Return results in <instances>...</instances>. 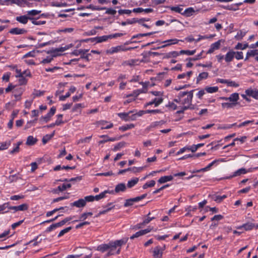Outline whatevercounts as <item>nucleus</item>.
Instances as JSON below:
<instances>
[{"label": "nucleus", "mask_w": 258, "mask_h": 258, "mask_svg": "<svg viewBox=\"0 0 258 258\" xmlns=\"http://www.w3.org/2000/svg\"><path fill=\"white\" fill-rule=\"evenodd\" d=\"M254 227H255L254 224H253L252 223H250V222H248V223L243 224L241 226L238 227L237 228L238 229H241V228H243L245 230L248 231V230H252Z\"/></svg>", "instance_id": "17"}, {"label": "nucleus", "mask_w": 258, "mask_h": 258, "mask_svg": "<svg viewBox=\"0 0 258 258\" xmlns=\"http://www.w3.org/2000/svg\"><path fill=\"white\" fill-rule=\"evenodd\" d=\"M30 18H32V17L27 16L26 15H23L21 16L17 17L16 20L18 22L23 24H26L27 23L28 20H30Z\"/></svg>", "instance_id": "19"}, {"label": "nucleus", "mask_w": 258, "mask_h": 258, "mask_svg": "<svg viewBox=\"0 0 258 258\" xmlns=\"http://www.w3.org/2000/svg\"><path fill=\"white\" fill-rule=\"evenodd\" d=\"M239 98V94L238 93H234L230 95L228 97L229 101L231 102L238 103L237 101Z\"/></svg>", "instance_id": "25"}, {"label": "nucleus", "mask_w": 258, "mask_h": 258, "mask_svg": "<svg viewBox=\"0 0 258 258\" xmlns=\"http://www.w3.org/2000/svg\"><path fill=\"white\" fill-rule=\"evenodd\" d=\"M28 209V205L27 204H23L18 206H10L9 210H14L15 211H26Z\"/></svg>", "instance_id": "12"}, {"label": "nucleus", "mask_w": 258, "mask_h": 258, "mask_svg": "<svg viewBox=\"0 0 258 258\" xmlns=\"http://www.w3.org/2000/svg\"><path fill=\"white\" fill-rule=\"evenodd\" d=\"M173 177L172 175H169V176H164L160 177L159 180H158V182L159 183H164L167 181H171L173 179Z\"/></svg>", "instance_id": "23"}, {"label": "nucleus", "mask_w": 258, "mask_h": 258, "mask_svg": "<svg viewBox=\"0 0 258 258\" xmlns=\"http://www.w3.org/2000/svg\"><path fill=\"white\" fill-rule=\"evenodd\" d=\"M248 47V45L247 43L242 44L241 43H238L235 46V49H241L244 50Z\"/></svg>", "instance_id": "45"}, {"label": "nucleus", "mask_w": 258, "mask_h": 258, "mask_svg": "<svg viewBox=\"0 0 258 258\" xmlns=\"http://www.w3.org/2000/svg\"><path fill=\"white\" fill-rule=\"evenodd\" d=\"M184 93L180 92L173 101L176 103H181L182 104V98L184 97Z\"/></svg>", "instance_id": "35"}, {"label": "nucleus", "mask_w": 258, "mask_h": 258, "mask_svg": "<svg viewBox=\"0 0 258 258\" xmlns=\"http://www.w3.org/2000/svg\"><path fill=\"white\" fill-rule=\"evenodd\" d=\"M55 107L54 106L50 108L49 112L45 116H41L40 117V121L47 122L50 120L51 117L55 114Z\"/></svg>", "instance_id": "3"}, {"label": "nucleus", "mask_w": 258, "mask_h": 258, "mask_svg": "<svg viewBox=\"0 0 258 258\" xmlns=\"http://www.w3.org/2000/svg\"><path fill=\"white\" fill-rule=\"evenodd\" d=\"M179 41H180L179 40H178L177 39H169L167 40H165V41L162 42V43H166L165 44L163 45L162 46H161L157 47V48H153V49H157L164 48L165 47L170 46L172 44H176ZM180 41H183L182 40H180Z\"/></svg>", "instance_id": "8"}, {"label": "nucleus", "mask_w": 258, "mask_h": 258, "mask_svg": "<svg viewBox=\"0 0 258 258\" xmlns=\"http://www.w3.org/2000/svg\"><path fill=\"white\" fill-rule=\"evenodd\" d=\"M73 46L72 44H70L69 45H66L64 47H60L59 48H55V49H52L50 51V53H54L53 56H56L57 55H59V54L57 53V52H62L64 51L65 50L69 49L70 48L72 47Z\"/></svg>", "instance_id": "4"}, {"label": "nucleus", "mask_w": 258, "mask_h": 258, "mask_svg": "<svg viewBox=\"0 0 258 258\" xmlns=\"http://www.w3.org/2000/svg\"><path fill=\"white\" fill-rule=\"evenodd\" d=\"M238 104H239V103L224 102L222 103V106L223 108H231Z\"/></svg>", "instance_id": "33"}, {"label": "nucleus", "mask_w": 258, "mask_h": 258, "mask_svg": "<svg viewBox=\"0 0 258 258\" xmlns=\"http://www.w3.org/2000/svg\"><path fill=\"white\" fill-rule=\"evenodd\" d=\"M44 93V91L35 90L33 94L35 97H39L43 95Z\"/></svg>", "instance_id": "57"}, {"label": "nucleus", "mask_w": 258, "mask_h": 258, "mask_svg": "<svg viewBox=\"0 0 258 258\" xmlns=\"http://www.w3.org/2000/svg\"><path fill=\"white\" fill-rule=\"evenodd\" d=\"M16 72L17 74V75L16 76V77L17 78H22L24 80V83H26L27 80L24 78V77H23V74H22V72H21V70L16 69Z\"/></svg>", "instance_id": "49"}, {"label": "nucleus", "mask_w": 258, "mask_h": 258, "mask_svg": "<svg viewBox=\"0 0 258 258\" xmlns=\"http://www.w3.org/2000/svg\"><path fill=\"white\" fill-rule=\"evenodd\" d=\"M91 138H92V136L88 137H86L84 139H81L79 141L78 143L89 142L90 141V140H91Z\"/></svg>", "instance_id": "64"}, {"label": "nucleus", "mask_w": 258, "mask_h": 258, "mask_svg": "<svg viewBox=\"0 0 258 258\" xmlns=\"http://www.w3.org/2000/svg\"><path fill=\"white\" fill-rule=\"evenodd\" d=\"M165 123V121L164 120H160L159 121H155L152 122L151 124L146 128V130L148 132L152 131L153 128H156L159 126H161L162 125Z\"/></svg>", "instance_id": "11"}, {"label": "nucleus", "mask_w": 258, "mask_h": 258, "mask_svg": "<svg viewBox=\"0 0 258 258\" xmlns=\"http://www.w3.org/2000/svg\"><path fill=\"white\" fill-rule=\"evenodd\" d=\"M153 229V228L148 227V228L144 229V230H141L137 232H136L135 234H133L132 236H131L130 239H133L135 238L139 237L141 236H142L143 235H145L150 231H152Z\"/></svg>", "instance_id": "7"}, {"label": "nucleus", "mask_w": 258, "mask_h": 258, "mask_svg": "<svg viewBox=\"0 0 258 258\" xmlns=\"http://www.w3.org/2000/svg\"><path fill=\"white\" fill-rule=\"evenodd\" d=\"M109 249V243L107 244H103L100 245L97 248V250L100 251L102 252H104V251H106L107 250H108Z\"/></svg>", "instance_id": "30"}, {"label": "nucleus", "mask_w": 258, "mask_h": 258, "mask_svg": "<svg viewBox=\"0 0 258 258\" xmlns=\"http://www.w3.org/2000/svg\"><path fill=\"white\" fill-rule=\"evenodd\" d=\"M133 47H129L127 48H123L121 46H117L116 47H112L110 49L107 50L106 52L109 54H113L120 51H126L133 49Z\"/></svg>", "instance_id": "5"}, {"label": "nucleus", "mask_w": 258, "mask_h": 258, "mask_svg": "<svg viewBox=\"0 0 258 258\" xmlns=\"http://www.w3.org/2000/svg\"><path fill=\"white\" fill-rule=\"evenodd\" d=\"M55 131L50 135H46L44 136L42 140L43 144H46L54 136Z\"/></svg>", "instance_id": "31"}, {"label": "nucleus", "mask_w": 258, "mask_h": 258, "mask_svg": "<svg viewBox=\"0 0 258 258\" xmlns=\"http://www.w3.org/2000/svg\"><path fill=\"white\" fill-rule=\"evenodd\" d=\"M248 55L254 56L258 55V49L250 50L248 51Z\"/></svg>", "instance_id": "61"}, {"label": "nucleus", "mask_w": 258, "mask_h": 258, "mask_svg": "<svg viewBox=\"0 0 258 258\" xmlns=\"http://www.w3.org/2000/svg\"><path fill=\"white\" fill-rule=\"evenodd\" d=\"M41 13V11H38L36 10H33L31 11H29L27 12V15L30 17V16H36L37 15Z\"/></svg>", "instance_id": "51"}, {"label": "nucleus", "mask_w": 258, "mask_h": 258, "mask_svg": "<svg viewBox=\"0 0 258 258\" xmlns=\"http://www.w3.org/2000/svg\"><path fill=\"white\" fill-rule=\"evenodd\" d=\"M88 51V50L87 49H84L83 52L82 53V54L81 55V57L80 58H78L77 59H72V61H75V60H79L80 58H84L87 61H89V56L91 55V54L88 53L86 54V52Z\"/></svg>", "instance_id": "27"}, {"label": "nucleus", "mask_w": 258, "mask_h": 258, "mask_svg": "<svg viewBox=\"0 0 258 258\" xmlns=\"http://www.w3.org/2000/svg\"><path fill=\"white\" fill-rule=\"evenodd\" d=\"M171 10L176 13H180L181 15H183L182 12L183 9L179 7H172L171 8Z\"/></svg>", "instance_id": "52"}, {"label": "nucleus", "mask_w": 258, "mask_h": 258, "mask_svg": "<svg viewBox=\"0 0 258 258\" xmlns=\"http://www.w3.org/2000/svg\"><path fill=\"white\" fill-rule=\"evenodd\" d=\"M105 10H106L105 12L106 14L114 15L116 13V11L111 8H106Z\"/></svg>", "instance_id": "60"}, {"label": "nucleus", "mask_w": 258, "mask_h": 258, "mask_svg": "<svg viewBox=\"0 0 258 258\" xmlns=\"http://www.w3.org/2000/svg\"><path fill=\"white\" fill-rule=\"evenodd\" d=\"M30 20L32 21V24L36 25H43L46 23L45 21H37V19H35L33 17H32V18H30Z\"/></svg>", "instance_id": "44"}, {"label": "nucleus", "mask_w": 258, "mask_h": 258, "mask_svg": "<svg viewBox=\"0 0 258 258\" xmlns=\"http://www.w3.org/2000/svg\"><path fill=\"white\" fill-rule=\"evenodd\" d=\"M127 240L128 238H124L120 240L109 242V251L113 252L117 247H121L122 245H124L127 242Z\"/></svg>", "instance_id": "2"}, {"label": "nucleus", "mask_w": 258, "mask_h": 258, "mask_svg": "<svg viewBox=\"0 0 258 258\" xmlns=\"http://www.w3.org/2000/svg\"><path fill=\"white\" fill-rule=\"evenodd\" d=\"M86 204L85 200L83 199H80L79 200L71 203V205L77 208H81L85 207Z\"/></svg>", "instance_id": "15"}, {"label": "nucleus", "mask_w": 258, "mask_h": 258, "mask_svg": "<svg viewBox=\"0 0 258 258\" xmlns=\"http://www.w3.org/2000/svg\"><path fill=\"white\" fill-rule=\"evenodd\" d=\"M134 112L133 111H130L127 113H119L117 114L118 116L122 119L125 121H130V119L128 118V115L130 113Z\"/></svg>", "instance_id": "26"}, {"label": "nucleus", "mask_w": 258, "mask_h": 258, "mask_svg": "<svg viewBox=\"0 0 258 258\" xmlns=\"http://www.w3.org/2000/svg\"><path fill=\"white\" fill-rule=\"evenodd\" d=\"M24 0H5V2H11L12 4H15L18 6H21L23 4Z\"/></svg>", "instance_id": "54"}, {"label": "nucleus", "mask_w": 258, "mask_h": 258, "mask_svg": "<svg viewBox=\"0 0 258 258\" xmlns=\"http://www.w3.org/2000/svg\"><path fill=\"white\" fill-rule=\"evenodd\" d=\"M72 229V227H67V228L61 230L58 235V237H60L63 236L64 234L69 232Z\"/></svg>", "instance_id": "48"}, {"label": "nucleus", "mask_w": 258, "mask_h": 258, "mask_svg": "<svg viewBox=\"0 0 258 258\" xmlns=\"http://www.w3.org/2000/svg\"><path fill=\"white\" fill-rule=\"evenodd\" d=\"M195 90H191L190 91H181V93H184V97L182 98V104L184 106H188L189 109H192L194 107L191 104L192 99L193 98V92Z\"/></svg>", "instance_id": "1"}, {"label": "nucleus", "mask_w": 258, "mask_h": 258, "mask_svg": "<svg viewBox=\"0 0 258 258\" xmlns=\"http://www.w3.org/2000/svg\"><path fill=\"white\" fill-rule=\"evenodd\" d=\"M108 39H110V35H104L100 37H97V43H101L103 41H106Z\"/></svg>", "instance_id": "46"}, {"label": "nucleus", "mask_w": 258, "mask_h": 258, "mask_svg": "<svg viewBox=\"0 0 258 258\" xmlns=\"http://www.w3.org/2000/svg\"><path fill=\"white\" fill-rule=\"evenodd\" d=\"M9 203H6L2 205H0V212H3L4 210H5L6 209V208L9 209Z\"/></svg>", "instance_id": "63"}, {"label": "nucleus", "mask_w": 258, "mask_h": 258, "mask_svg": "<svg viewBox=\"0 0 258 258\" xmlns=\"http://www.w3.org/2000/svg\"><path fill=\"white\" fill-rule=\"evenodd\" d=\"M163 101V99L162 97L159 98H155L154 100H153L152 101H150L148 103H147L145 106L147 107L149 105H151L152 104H154L155 106H158L159 104H160L161 103H162Z\"/></svg>", "instance_id": "16"}, {"label": "nucleus", "mask_w": 258, "mask_h": 258, "mask_svg": "<svg viewBox=\"0 0 258 258\" xmlns=\"http://www.w3.org/2000/svg\"><path fill=\"white\" fill-rule=\"evenodd\" d=\"M205 90L209 93H215L218 91V87H206L205 88Z\"/></svg>", "instance_id": "36"}, {"label": "nucleus", "mask_w": 258, "mask_h": 258, "mask_svg": "<svg viewBox=\"0 0 258 258\" xmlns=\"http://www.w3.org/2000/svg\"><path fill=\"white\" fill-rule=\"evenodd\" d=\"M145 167V166L139 167H130L127 169H124L119 170V172H118V174H121L124 173L126 172V170H131L132 172H133L134 173L140 172L144 169Z\"/></svg>", "instance_id": "6"}, {"label": "nucleus", "mask_w": 258, "mask_h": 258, "mask_svg": "<svg viewBox=\"0 0 258 258\" xmlns=\"http://www.w3.org/2000/svg\"><path fill=\"white\" fill-rule=\"evenodd\" d=\"M196 50H181L180 51V54H186L187 55H191L195 53Z\"/></svg>", "instance_id": "43"}, {"label": "nucleus", "mask_w": 258, "mask_h": 258, "mask_svg": "<svg viewBox=\"0 0 258 258\" xmlns=\"http://www.w3.org/2000/svg\"><path fill=\"white\" fill-rule=\"evenodd\" d=\"M64 122L62 120H56L54 123H52L49 125H47L46 126H45L44 127H46L47 128H51L53 127L55 125H59L61 123H63Z\"/></svg>", "instance_id": "47"}, {"label": "nucleus", "mask_w": 258, "mask_h": 258, "mask_svg": "<svg viewBox=\"0 0 258 258\" xmlns=\"http://www.w3.org/2000/svg\"><path fill=\"white\" fill-rule=\"evenodd\" d=\"M227 198L226 195H223L222 196H216L214 198V200L217 203H221L224 199Z\"/></svg>", "instance_id": "50"}, {"label": "nucleus", "mask_w": 258, "mask_h": 258, "mask_svg": "<svg viewBox=\"0 0 258 258\" xmlns=\"http://www.w3.org/2000/svg\"><path fill=\"white\" fill-rule=\"evenodd\" d=\"M236 53L235 54V58L239 60V59H241L243 58V52H241V51H237V52H235Z\"/></svg>", "instance_id": "59"}, {"label": "nucleus", "mask_w": 258, "mask_h": 258, "mask_svg": "<svg viewBox=\"0 0 258 258\" xmlns=\"http://www.w3.org/2000/svg\"><path fill=\"white\" fill-rule=\"evenodd\" d=\"M163 249H162L161 247L159 246H156L154 250L153 251V256L155 257H159L161 258L162 256Z\"/></svg>", "instance_id": "18"}, {"label": "nucleus", "mask_w": 258, "mask_h": 258, "mask_svg": "<svg viewBox=\"0 0 258 258\" xmlns=\"http://www.w3.org/2000/svg\"><path fill=\"white\" fill-rule=\"evenodd\" d=\"M126 188V186L125 183H120L116 185L114 190L116 193H118L120 191H124Z\"/></svg>", "instance_id": "21"}, {"label": "nucleus", "mask_w": 258, "mask_h": 258, "mask_svg": "<svg viewBox=\"0 0 258 258\" xmlns=\"http://www.w3.org/2000/svg\"><path fill=\"white\" fill-rule=\"evenodd\" d=\"M221 40H219L217 42L212 43L210 49L207 51L208 54L212 53L215 50H218L220 48L221 45Z\"/></svg>", "instance_id": "9"}, {"label": "nucleus", "mask_w": 258, "mask_h": 258, "mask_svg": "<svg viewBox=\"0 0 258 258\" xmlns=\"http://www.w3.org/2000/svg\"><path fill=\"white\" fill-rule=\"evenodd\" d=\"M245 93L247 96L258 100V90L249 88L246 90Z\"/></svg>", "instance_id": "10"}, {"label": "nucleus", "mask_w": 258, "mask_h": 258, "mask_svg": "<svg viewBox=\"0 0 258 258\" xmlns=\"http://www.w3.org/2000/svg\"><path fill=\"white\" fill-rule=\"evenodd\" d=\"M138 61L139 60L138 59H131L124 62L123 64L133 66L137 64Z\"/></svg>", "instance_id": "42"}, {"label": "nucleus", "mask_w": 258, "mask_h": 258, "mask_svg": "<svg viewBox=\"0 0 258 258\" xmlns=\"http://www.w3.org/2000/svg\"><path fill=\"white\" fill-rule=\"evenodd\" d=\"M10 144H11L10 142H9V143H7V142L2 143L1 144V146H0V150L7 149L8 148V147L10 145Z\"/></svg>", "instance_id": "55"}, {"label": "nucleus", "mask_w": 258, "mask_h": 258, "mask_svg": "<svg viewBox=\"0 0 258 258\" xmlns=\"http://www.w3.org/2000/svg\"><path fill=\"white\" fill-rule=\"evenodd\" d=\"M209 76V74L207 72H203L200 73L197 78V83H199L201 81L206 79Z\"/></svg>", "instance_id": "24"}, {"label": "nucleus", "mask_w": 258, "mask_h": 258, "mask_svg": "<svg viewBox=\"0 0 258 258\" xmlns=\"http://www.w3.org/2000/svg\"><path fill=\"white\" fill-rule=\"evenodd\" d=\"M250 171V169H249L248 171H247L245 168H240L235 172H234L233 174L229 177H227L226 178V179H229L233 177H235L237 176L240 175L241 174H245L247 172Z\"/></svg>", "instance_id": "14"}, {"label": "nucleus", "mask_w": 258, "mask_h": 258, "mask_svg": "<svg viewBox=\"0 0 258 258\" xmlns=\"http://www.w3.org/2000/svg\"><path fill=\"white\" fill-rule=\"evenodd\" d=\"M246 33L240 31L237 32V35L235 36V38L237 40H241L245 36Z\"/></svg>", "instance_id": "53"}, {"label": "nucleus", "mask_w": 258, "mask_h": 258, "mask_svg": "<svg viewBox=\"0 0 258 258\" xmlns=\"http://www.w3.org/2000/svg\"><path fill=\"white\" fill-rule=\"evenodd\" d=\"M139 181L138 178H134L131 180H129L127 183V186L128 188H132L134 186H135Z\"/></svg>", "instance_id": "32"}, {"label": "nucleus", "mask_w": 258, "mask_h": 258, "mask_svg": "<svg viewBox=\"0 0 258 258\" xmlns=\"http://www.w3.org/2000/svg\"><path fill=\"white\" fill-rule=\"evenodd\" d=\"M72 186L71 183H68L67 184H63L62 185H59L57 187V189L59 191H63L65 190L67 188H70Z\"/></svg>", "instance_id": "41"}, {"label": "nucleus", "mask_w": 258, "mask_h": 258, "mask_svg": "<svg viewBox=\"0 0 258 258\" xmlns=\"http://www.w3.org/2000/svg\"><path fill=\"white\" fill-rule=\"evenodd\" d=\"M93 215L92 212H88L82 214L80 216V220H85L88 216H91Z\"/></svg>", "instance_id": "56"}, {"label": "nucleus", "mask_w": 258, "mask_h": 258, "mask_svg": "<svg viewBox=\"0 0 258 258\" xmlns=\"http://www.w3.org/2000/svg\"><path fill=\"white\" fill-rule=\"evenodd\" d=\"M100 138H106V139L100 141L99 142V144H104L108 141H112V142L115 141L117 140L115 138H109L107 135H101L100 136Z\"/></svg>", "instance_id": "29"}, {"label": "nucleus", "mask_w": 258, "mask_h": 258, "mask_svg": "<svg viewBox=\"0 0 258 258\" xmlns=\"http://www.w3.org/2000/svg\"><path fill=\"white\" fill-rule=\"evenodd\" d=\"M155 181L154 180H152L150 181L149 182H146L143 185V189H146L148 187H153L155 185Z\"/></svg>", "instance_id": "38"}, {"label": "nucleus", "mask_w": 258, "mask_h": 258, "mask_svg": "<svg viewBox=\"0 0 258 258\" xmlns=\"http://www.w3.org/2000/svg\"><path fill=\"white\" fill-rule=\"evenodd\" d=\"M194 12L195 11L192 8H188L184 11L183 14L186 16L189 17L191 16Z\"/></svg>", "instance_id": "39"}, {"label": "nucleus", "mask_w": 258, "mask_h": 258, "mask_svg": "<svg viewBox=\"0 0 258 258\" xmlns=\"http://www.w3.org/2000/svg\"><path fill=\"white\" fill-rule=\"evenodd\" d=\"M27 30L23 28H14L11 29L9 32L12 34L14 35H19V34H23L27 33Z\"/></svg>", "instance_id": "13"}, {"label": "nucleus", "mask_w": 258, "mask_h": 258, "mask_svg": "<svg viewBox=\"0 0 258 258\" xmlns=\"http://www.w3.org/2000/svg\"><path fill=\"white\" fill-rule=\"evenodd\" d=\"M135 127V125L134 124H126L125 125H123L121 126H120L119 127V130L121 131H125L128 129L133 128Z\"/></svg>", "instance_id": "37"}, {"label": "nucleus", "mask_w": 258, "mask_h": 258, "mask_svg": "<svg viewBox=\"0 0 258 258\" xmlns=\"http://www.w3.org/2000/svg\"><path fill=\"white\" fill-rule=\"evenodd\" d=\"M126 143L124 142H121L118 143L116 146H114L112 149L113 151L116 152L119 150L120 148L124 147Z\"/></svg>", "instance_id": "34"}, {"label": "nucleus", "mask_w": 258, "mask_h": 258, "mask_svg": "<svg viewBox=\"0 0 258 258\" xmlns=\"http://www.w3.org/2000/svg\"><path fill=\"white\" fill-rule=\"evenodd\" d=\"M144 93V91L142 89H138L136 90L133 91V92L132 94L126 95L125 97H133L134 98H135L137 97V96L140 94L141 93Z\"/></svg>", "instance_id": "28"}, {"label": "nucleus", "mask_w": 258, "mask_h": 258, "mask_svg": "<svg viewBox=\"0 0 258 258\" xmlns=\"http://www.w3.org/2000/svg\"><path fill=\"white\" fill-rule=\"evenodd\" d=\"M119 15H122L124 14L130 15L132 12V10H119L118 11Z\"/></svg>", "instance_id": "62"}, {"label": "nucleus", "mask_w": 258, "mask_h": 258, "mask_svg": "<svg viewBox=\"0 0 258 258\" xmlns=\"http://www.w3.org/2000/svg\"><path fill=\"white\" fill-rule=\"evenodd\" d=\"M227 82L228 83H227V85L228 86L234 87H237L239 86V84L236 83L234 81H232L228 80Z\"/></svg>", "instance_id": "58"}, {"label": "nucleus", "mask_w": 258, "mask_h": 258, "mask_svg": "<svg viewBox=\"0 0 258 258\" xmlns=\"http://www.w3.org/2000/svg\"><path fill=\"white\" fill-rule=\"evenodd\" d=\"M37 142V139L32 136L27 137L26 144L28 146H33Z\"/></svg>", "instance_id": "22"}, {"label": "nucleus", "mask_w": 258, "mask_h": 258, "mask_svg": "<svg viewBox=\"0 0 258 258\" xmlns=\"http://www.w3.org/2000/svg\"><path fill=\"white\" fill-rule=\"evenodd\" d=\"M109 192L108 190H105L104 191L100 193L99 195L94 196V200L96 201H99L100 199L104 198L105 196V194Z\"/></svg>", "instance_id": "40"}, {"label": "nucleus", "mask_w": 258, "mask_h": 258, "mask_svg": "<svg viewBox=\"0 0 258 258\" xmlns=\"http://www.w3.org/2000/svg\"><path fill=\"white\" fill-rule=\"evenodd\" d=\"M236 52L232 50L228 51L225 57V60L227 62L231 61L234 57Z\"/></svg>", "instance_id": "20"}]
</instances>
